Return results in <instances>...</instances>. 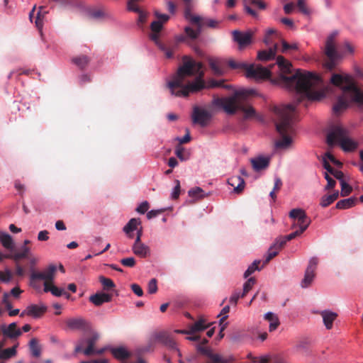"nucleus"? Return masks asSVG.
Returning <instances> with one entry per match:
<instances>
[{
	"instance_id": "nucleus-60",
	"label": "nucleus",
	"mask_w": 363,
	"mask_h": 363,
	"mask_svg": "<svg viewBox=\"0 0 363 363\" xmlns=\"http://www.w3.org/2000/svg\"><path fill=\"white\" fill-rule=\"evenodd\" d=\"M155 15L158 21H161L162 23L167 22L169 16L167 14H161L158 11H155Z\"/></svg>"
},
{
	"instance_id": "nucleus-1",
	"label": "nucleus",
	"mask_w": 363,
	"mask_h": 363,
	"mask_svg": "<svg viewBox=\"0 0 363 363\" xmlns=\"http://www.w3.org/2000/svg\"><path fill=\"white\" fill-rule=\"evenodd\" d=\"M277 65L279 74L271 81L273 84L295 90L299 95L296 104L305 98L310 101H318L323 97V93L317 91L323 83L319 76L301 69L294 72L292 65L281 55L277 57Z\"/></svg>"
},
{
	"instance_id": "nucleus-51",
	"label": "nucleus",
	"mask_w": 363,
	"mask_h": 363,
	"mask_svg": "<svg viewBox=\"0 0 363 363\" xmlns=\"http://www.w3.org/2000/svg\"><path fill=\"white\" fill-rule=\"evenodd\" d=\"M209 66L211 67V69L213 71V72L216 74H221V70L220 69V67L218 65V63L213 60H211L209 61Z\"/></svg>"
},
{
	"instance_id": "nucleus-5",
	"label": "nucleus",
	"mask_w": 363,
	"mask_h": 363,
	"mask_svg": "<svg viewBox=\"0 0 363 363\" xmlns=\"http://www.w3.org/2000/svg\"><path fill=\"white\" fill-rule=\"evenodd\" d=\"M295 108V105L287 104L281 108H275L274 109L279 118V121L276 123V128L281 136V138L275 143L277 148H287L292 143L291 135L294 132L293 116Z\"/></svg>"
},
{
	"instance_id": "nucleus-17",
	"label": "nucleus",
	"mask_w": 363,
	"mask_h": 363,
	"mask_svg": "<svg viewBox=\"0 0 363 363\" xmlns=\"http://www.w3.org/2000/svg\"><path fill=\"white\" fill-rule=\"evenodd\" d=\"M66 324L72 330L86 331L90 328L89 323L83 318H69L66 321Z\"/></svg>"
},
{
	"instance_id": "nucleus-57",
	"label": "nucleus",
	"mask_w": 363,
	"mask_h": 363,
	"mask_svg": "<svg viewBox=\"0 0 363 363\" xmlns=\"http://www.w3.org/2000/svg\"><path fill=\"white\" fill-rule=\"evenodd\" d=\"M5 258L13 259L16 262L24 258V255L18 252H15L13 254H8L5 255Z\"/></svg>"
},
{
	"instance_id": "nucleus-10",
	"label": "nucleus",
	"mask_w": 363,
	"mask_h": 363,
	"mask_svg": "<svg viewBox=\"0 0 363 363\" xmlns=\"http://www.w3.org/2000/svg\"><path fill=\"white\" fill-rule=\"evenodd\" d=\"M56 271V266L50 264L48 267L43 272H33L30 274V281L44 280V283H48L49 285L53 283Z\"/></svg>"
},
{
	"instance_id": "nucleus-23",
	"label": "nucleus",
	"mask_w": 363,
	"mask_h": 363,
	"mask_svg": "<svg viewBox=\"0 0 363 363\" xmlns=\"http://www.w3.org/2000/svg\"><path fill=\"white\" fill-rule=\"evenodd\" d=\"M99 338V335L96 333H94L91 337H88L86 340V343L87 344V347L86 349L83 350V353L86 356H90L91 354H94V345L97 340Z\"/></svg>"
},
{
	"instance_id": "nucleus-12",
	"label": "nucleus",
	"mask_w": 363,
	"mask_h": 363,
	"mask_svg": "<svg viewBox=\"0 0 363 363\" xmlns=\"http://www.w3.org/2000/svg\"><path fill=\"white\" fill-rule=\"evenodd\" d=\"M191 118L194 124H199L201 127H206L211 118V114L205 109L195 106L193 109Z\"/></svg>"
},
{
	"instance_id": "nucleus-28",
	"label": "nucleus",
	"mask_w": 363,
	"mask_h": 363,
	"mask_svg": "<svg viewBox=\"0 0 363 363\" xmlns=\"http://www.w3.org/2000/svg\"><path fill=\"white\" fill-rule=\"evenodd\" d=\"M141 221L139 218H131L128 223L124 226L123 231L130 238H133V231L138 230V226L140 225Z\"/></svg>"
},
{
	"instance_id": "nucleus-49",
	"label": "nucleus",
	"mask_w": 363,
	"mask_h": 363,
	"mask_svg": "<svg viewBox=\"0 0 363 363\" xmlns=\"http://www.w3.org/2000/svg\"><path fill=\"white\" fill-rule=\"evenodd\" d=\"M157 291V280L152 279L148 283V292L151 294H155Z\"/></svg>"
},
{
	"instance_id": "nucleus-47",
	"label": "nucleus",
	"mask_w": 363,
	"mask_h": 363,
	"mask_svg": "<svg viewBox=\"0 0 363 363\" xmlns=\"http://www.w3.org/2000/svg\"><path fill=\"white\" fill-rule=\"evenodd\" d=\"M150 39L155 42L160 49H163V43L160 40V33H153L150 35Z\"/></svg>"
},
{
	"instance_id": "nucleus-3",
	"label": "nucleus",
	"mask_w": 363,
	"mask_h": 363,
	"mask_svg": "<svg viewBox=\"0 0 363 363\" xmlns=\"http://www.w3.org/2000/svg\"><path fill=\"white\" fill-rule=\"evenodd\" d=\"M330 83L342 91V94L333 105L334 114H340L347 108L350 102H354L359 108H363V91L356 86L351 75L345 72H333Z\"/></svg>"
},
{
	"instance_id": "nucleus-25",
	"label": "nucleus",
	"mask_w": 363,
	"mask_h": 363,
	"mask_svg": "<svg viewBox=\"0 0 363 363\" xmlns=\"http://www.w3.org/2000/svg\"><path fill=\"white\" fill-rule=\"evenodd\" d=\"M110 351L112 355L118 360H124L130 357V353L123 346L112 347Z\"/></svg>"
},
{
	"instance_id": "nucleus-36",
	"label": "nucleus",
	"mask_w": 363,
	"mask_h": 363,
	"mask_svg": "<svg viewBox=\"0 0 363 363\" xmlns=\"http://www.w3.org/2000/svg\"><path fill=\"white\" fill-rule=\"evenodd\" d=\"M16 347L17 345H15L11 348L2 350L0 352V359H6L15 356L16 354Z\"/></svg>"
},
{
	"instance_id": "nucleus-26",
	"label": "nucleus",
	"mask_w": 363,
	"mask_h": 363,
	"mask_svg": "<svg viewBox=\"0 0 363 363\" xmlns=\"http://www.w3.org/2000/svg\"><path fill=\"white\" fill-rule=\"evenodd\" d=\"M320 315L323 318L325 328L328 330L331 329L333 328V322L337 316V313L330 311H323L320 313Z\"/></svg>"
},
{
	"instance_id": "nucleus-19",
	"label": "nucleus",
	"mask_w": 363,
	"mask_h": 363,
	"mask_svg": "<svg viewBox=\"0 0 363 363\" xmlns=\"http://www.w3.org/2000/svg\"><path fill=\"white\" fill-rule=\"evenodd\" d=\"M251 164L255 171L259 172L267 169L269 165V158L259 156L251 159Z\"/></svg>"
},
{
	"instance_id": "nucleus-9",
	"label": "nucleus",
	"mask_w": 363,
	"mask_h": 363,
	"mask_svg": "<svg viewBox=\"0 0 363 363\" xmlns=\"http://www.w3.org/2000/svg\"><path fill=\"white\" fill-rule=\"evenodd\" d=\"M289 217L294 220L292 228L298 227L299 230L304 232L311 223V219L308 218L304 210L301 208H294L289 212Z\"/></svg>"
},
{
	"instance_id": "nucleus-40",
	"label": "nucleus",
	"mask_w": 363,
	"mask_h": 363,
	"mask_svg": "<svg viewBox=\"0 0 363 363\" xmlns=\"http://www.w3.org/2000/svg\"><path fill=\"white\" fill-rule=\"evenodd\" d=\"M99 281L103 285L104 290H108L115 287V284L111 279L101 276L99 277Z\"/></svg>"
},
{
	"instance_id": "nucleus-44",
	"label": "nucleus",
	"mask_w": 363,
	"mask_h": 363,
	"mask_svg": "<svg viewBox=\"0 0 363 363\" xmlns=\"http://www.w3.org/2000/svg\"><path fill=\"white\" fill-rule=\"evenodd\" d=\"M163 28V23L161 21H154L150 25V29L153 33H160Z\"/></svg>"
},
{
	"instance_id": "nucleus-41",
	"label": "nucleus",
	"mask_w": 363,
	"mask_h": 363,
	"mask_svg": "<svg viewBox=\"0 0 363 363\" xmlns=\"http://www.w3.org/2000/svg\"><path fill=\"white\" fill-rule=\"evenodd\" d=\"M340 181L341 184V196H347L352 192V187L346 183L344 179H342Z\"/></svg>"
},
{
	"instance_id": "nucleus-18",
	"label": "nucleus",
	"mask_w": 363,
	"mask_h": 363,
	"mask_svg": "<svg viewBox=\"0 0 363 363\" xmlns=\"http://www.w3.org/2000/svg\"><path fill=\"white\" fill-rule=\"evenodd\" d=\"M1 330L4 337L10 339H16L22 335V331L18 328L16 323H10L8 326L2 325Z\"/></svg>"
},
{
	"instance_id": "nucleus-62",
	"label": "nucleus",
	"mask_w": 363,
	"mask_h": 363,
	"mask_svg": "<svg viewBox=\"0 0 363 363\" xmlns=\"http://www.w3.org/2000/svg\"><path fill=\"white\" fill-rule=\"evenodd\" d=\"M184 147H182L179 145L176 147L175 154L177 156V157H179L181 160H186V158L184 156Z\"/></svg>"
},
{
	"instance_id": "nucleus-13",
	"label": "nucleus",
	"mask_w": 363,
	"mask_h": 363,
	"mask_svg": "<svg viewBox=\"0 0 363 363\" xmlns=\"http://www.w3.org/2000/svg\"><path fill=\"white\" fill-rule=\"evenodd\" d=\"M254 33L251 30L242 32L235 30L232 32L233 39L238 44L240 49H243L252 43V38Z\"/></svg>"
},
{
	"instance_id": "nucleus-20",
	"label": "nucleus",
	"mask_w": 363,
	"mask_h": 363,
	"mask_svg": "<svg viewBox=\"0 0 363 363\" xmlns=\"http://www.w3.org/2000/svg\"><path fill=\"white\" fill-rule=\"evenodd\" d=\"M112 300V296L106 293H96L89 297V301L96 306L104 303H108Z\"/></svg>"
},
{
	"instance_id": "nucleus-29",
	"label": "nucleus",
	"mask_w": 363,
	"mask_h": 363,
	"mask_svg": "<svg viewBox=\"0 0 363 363\" xmlns=\"http://www.w3.org/2000/svg\"><path fill=\"white\" fill-rule=\"evenodd\" d=\"M0 241L2 245L10 251H13L15 248L13 240L11 236L6 233L0 232Z\"/></svg>"
},
{
	"instance_id": "nucleus-31",
	"label": "nucleus",
	"mask_w": 363,
	"mask_h": 363,
	"mask_svg": "<svg viewBox=\"0 0 363 363\" xmlns=\"http://www.w3.org/2000/svg\"><path fill=\"white\" fill-rule=\"evenodd\" d=\"M72 62L79 69H84L89 65L90 58L86 55H81L73 57Z\"/></svg>"
},
{
	"instance_id": "nucleus-53",
	"label": "nucleus",
	"mask_w": 363,
	"mask_h": 363,
	"mask_svg": "<svg viewBox=\"0 0 363 363\" xmlns=\"http://www.w3.org/2000/svg\"><path fill=\"white\" fill-rule=\"evenodd\" d=\"M333 203L332 198L329 195H325L321 198L320 200V206L323 208H325Z\"/></svg>"
},
{
	"instance_id": "nucleus-4",
	"label": "nucleus",
	"mask_w": 363,
	"mask_h": 363,
	"mask_svg": "<svg viewBox=\"0 0 363 363\" xmlns=\"http://www.w3.org/2000/svg\"><path fill=\"white\" fill-rule=\"evenodd\" d=\"M255 94L253 89H242L237 91L233 96L227 98H216L213 105L223 108L228 114L235 113L237 110L242 111L245 118H252L255 115V111L251 106H246L245 101L250 96Z\"/></svg>"
},
{
	"instance_id": "nucleus-24",
	"label": "nucleus",
	"mask_w": 363,
	"mask_h": 363,
	"mask_svg": "<svg viewBox=\"0 0 363 363\" xmlns=\"http://www.w3.org/2000/svg\"><path fill=\"white\" fill-rule=\"evenodd\" d=\"M228 184L234 187L236 194H240L245 186V180L240 176L232 177L228 181Z\"/></svg>"
},
{
	"instance_id": "nucleus-64",
	"label": "nucleus",
	"mask_w": 363,
	"mask_h": 363,
	"mask_svg": "<svg viewBox=\"0 0 363 363\" xmlns=\"http://www.w3.org/2000/svg\"><path fill=\"white\" fill-rule=\"evenodd\" d=\"M9 294L7 293H4L3 295L2 303L5 305V307L7 310H11L12 308V304L9 300Z\"/></svg>"
},
{
	"instance_id": "nucleus-38",
	"label": "nucleus",
	"mask_w": 363,
	"mask_h": 363,
	"mask_svg": "<svg viewBox=\"0 0 363 363\" xmlns=\"http://www.w3.org/2000/svg\"><path fill=\"white\" fill-rule=\"evenodd\" d=\"M261 263L260 260H255L247 269L244 273V277L247 278L251 275L256 270H260L262 267L259 268V265Z\"/></svg>"
},
{
	"instance_id": "nucleus-37",
	"label": "nucleus",
	"mask_w": 363,
	"mask_h": 363,
	"mask_svg": "<svg viewBox=\"0 0 363 363\" xmlns=\"http://www.w3.org/2000/svg\"><path fill=\"white\" fill-rule=\"evenodd\" d=\"M188 194L189 196L196 199H203L207 196V195L204 194L203 190L200 187L191 189Z\"/></svg>"
},
{
	"instance_id": "nucleus-46",
	"label": "nucleus",
	"mask_w": 363,
	"mask_h": 363,
	"mask_svg": "<svg viewBox=\"0 0 363 363\" xmlns=\"http://www.w3.org/2000/svg\"><path fill=\"white\" fill-rule=\"evenodd\" d=\"M229 311H230L229 306H225L221 310L220 314L218 315V316H222V318L220 319V321H219L220 325H221L224 323V321L227 319V318L228 317V313H229Z\"/></svg>"
},
{
	"instance_id": "nucleus-2",
	"label": "nucleus",
	"mask_w": 363,
	"mask_h": 363,
	"mask_svg": "<svg viewBox=\"0 0 363 363\" xmlns=\"http://www.w3.org/2000/svg\"><path fill=\"white\" fill-rule=\"evenodd\" d=\"M203 76V64L184 56L182 65L169 82L168 87L172 95L186 97L190 93L199 91L206 87Z\"/></svg>"
},
{
	"instance_id": "nucleus-6",
	"label": "nucleus",
	"mask_w": 363,
	"mask_h": 363,
	"mask_svg": "<svg viewBox=\"0 0 363 363\" xmlns=\"http://www.w3.org/2000/svg\"><path fill=\"white\" fill-rule=\"evenodd\" d=\"M339 143L345 152H352L357 148L358 144L348 136L347 130L340 125H334L327 135V143L333 146Z\"/></svg>"
},
{
	"instance_id": "nucleus-15",
	"label": "nucleus",
	"mask_w": 363,
	"mask_h": 363,
	"mask_svg": "<svg viewBox=\"0 0 363 363\" xmlns=\"http://www.w3.org/2000/svg\"><path fill=\"white\" fill-rule=\"evenodd\" d=\"M196 350L199 353L207 357L211 360V362L207 363H229L227 359L223 358L219 354L213 353L210 347L203 344L197 345Z\"/></svg>"
},
{
	"instance_id": "nucleus-55",
	"label": "nucleus",
	"mask_w": 363,
	"mask_h": 363,
	"mask_svg": "<svg viewBox=\"0 0 363 363\" xmlns=\"http://www.w3.org/2000/svg\"><path fill=\"white\" fill-rule=\"evenodd\" d=\"M149 209V203L147 201L142 202L136 208L137 212L144 214Z\"/></svg>"
},
{
	"instance_id": "nucleus-14",
	"label": "nucleus",
	"mask_w": 363,
	"mask_h": 363,
	"mask_svg": "<svg viewBox=\"0 0 363 363\" xmlns=\"http://www.w3.org/2000/svg\"><path fill=\"white\" fill-rule=\"evenodd\" d=\"M318 259L316 257H312L308 263V265L305 272L304 278L301 281V286L303 288L308 287L313 282L315 274V272L317 268Z\"/></svg>"
},
{
	"instance_id": "nucleus-52",
	"label": "nucleus",
	"mask_w": 363,
	"mask_h": 363,
	"mask_svg": "<svg viewBox=\"0 0 363 363\" xmlns=\"http://www.w3.org/2000/svg\"><path fill=\"white\" fill-rule=\"evenodd\" d=\"M11 279V273L9 269L4 272H0V280L4 282H9Z\"/></svg>"
},
{
	"instance_id": "nucleus-48",
	"label": "nucleus",
	"mask_w": 363,
	"mask_h": 363,
	"mask_svg": "<svg viewBox=\"0 0 363 363\" xmlns=\"http://www.w3.org/2000/svg\"><path fill=\"white\" fill-rule=\"evenodd\" d=\"M121 263L128 267H133L135 265V259L134 257H126L121 260Z\"/></svg>"
},
{
	"instance_id": "nucleus-30",
	"label": "nucleus",
	"mask_w": 363,
	"mask_h": 363,
	"mask_svg": "<svg viewBox=\"0 0 363 363\" xmlns=\"http://www.w3.org/2000/svg\"><path fill=\"white\" fill-rule=\"evenodd\" d=\"M323 167L326 169L325 172L332 174L337 179L342 180L344 178L343 172L334 169L325 159L323 160Z\"/></svg>"
},
{
	"instance_id": "nucleus-61",
	"label": "nucleus",
	"mask_w": 363,
	"mask_h": 363,
	"mask_svg": "<svg viewBox=\"0 0 363 363\" xmlns=\"http://www.w3.org/2000/svg\"><path fill=\"white\" fill-rule=\"evenodd\" d=\"M49 232L46 230H41L38 233V240L39 241H46L49 239Z\"/></svg>"
},
{
	"instance_id": "nucleus-43",
	"label": "nucleus",
	"mask_w": 363,
	"mask_h": 363,
	"mask_svg": "<svg viewBox=\"0 0 363 363\" xmlns=\"http://www.w3.org/2000/svg\"><path fill=\"white\" fill-rule=\"evenodd\" d=\"M218 23H219V22L214 19H211V18L202 19L201 18V27L203 26H206L209 28H215L218 27Z\"/></svg>"
},
{
	"instance_id": "nucleus-22",
	"label": "nucleus",
	"mask_w": 363,
	"mask_h": 363,
	"mask_svg": "<svg viewBox=\"0 0 363 363\" xmlns=\"http://www.w3.org/2000/svg\"><path fill=\"white\" fill-rule=\"evenodd\" d=\"M211 325L212 323H207V320L204 317L201 316L197 321L191 325L190 332L193 334L197 332L203 331L208 328Z\"/></svg>"
},
{
	"instance_id": "nucleus-7",
	"label": "nucleus",
	"mask_w": 363,
	"mask_h": 363,
	"mask_svg": "<svg viewBox=\"0 0 363 363\" xmlns=\"http://www.w3.org/2000/svg\"><path fill=\"white\" fill-rule=\"evenodd\" d=\"M232 69H240L246 71V76L248 78H252L256 80L266 79L271 77V68L274 64L271 65L269 67H264L262 65H247L244 62H237L230 60L228 62Z\"/></svg>"
},
{
	"instance_id": "nucleus-34",
	"label": "nucleus",
	"mask_w": 363,
	"mask_h": 363,
	"mask_svg": "<svg viewBox=\"0 0 363 363\" xmlns=\"http://www.w3.org/2000/svg\"><path fill=\"white\" fill-rule=\"evenodd\" d=\"M29 347L31 354L35 357H40L41 354V347L38 343V340L36 338H32L29 342Z\"/></svg>"
},
{
	"instance_id": "nucleus-39",
	"label": "nucleus",
	"mask_w": 363,
	"mask_h": 363,
	"mask_svg": "<svg viewBox=\"0 0 363 363\" xmlns=\"http://www.w3.org/2000/svg\"><path fill=\"white\" fill-rule=\"evenodd\" d=\"M255 283L256 280L254 277H250L245 281L243 286V291L241 293L242 298L246 296V294L252 289Z\"/></svg>"
},
{
	"instance_id": "nucleus-32",
	"label": "nucleus",
	"mask_w": 363,
	"mask_h": 363,
	"mask_svg": "<svg viewBox=\"0 0 363 363\" xmlns=\"http://www.w3.org/2000/svg\"><path fill=\"white\" fill-rule=\"evenodd\" d=\"M133 252L140 257H146L150 254V248L145 244L133 245Z\"/></svg>"
},
{
	"instance_id": "nucleus-33",
	"label": "nucleus",
	"mask_w": 363,
	"mask_h": 363,
	"mask_svg": "<svg viewBox=\"0 0 363 363\" xmlns=\"http://www.w3.org/2000/svg\"><path fill=\"white\" fill-rule=\"evenodd\" d=\"M357 199L350 197L348 199H342L336 203V208L337 209H347L354 206L356 204Z\"/></svg>"
},
{
	"instance_id": "nucleus-50",
	"label": "nucleus",
	"mask_w": 363,
	"mask_h": 363,
	"mask_svg": "<svg viewBox=\"0 0 363 363\" xmlns=\"http://www.w3.org/2000/svg\"><path fill=\"white\" fill-rule=\"evenodd\" d=\"M175 186L173 189V191L172 193V198L173 199H178L179 196V194H180V189H181V186H180V182L179 180H175Z\"/></svg>"
},
{
	"instance_id": "nucleus-59",
	"label": "nucleus",
	"mask_w": 363,
	"mask_h": 363,
	"mask_svg": "<svg viewBox=\"0 0 363 363\" xmlns=\"http://www.w3.org/2000/svg\"><path fill=\"white\" fill-rule=\"evenodd\" d=\"M130 288L133 293L138 296H142L143 295V289L138 284H131Z\"/></svg>"
},
{
	"instance_id": "nucleus-35",
	"label": "nucleus",
	"mask_w": 363,
	"mask_h": 363,
	"mask_svg": "<svg viewBox=\"0 0 363 363\" xmlns=\"http://www.w3.org/2000/svg\"><path fill=\"white\" fill-rule=\"evenodd\" d=\"M43 290L45 292H51V294L53 296H55L57 297L61 296L64 293V290L62 289H60V288L55 286V285H53V283L50 284L49 285L48 283H44V289Z\"/></svg>"
},
{
	"instance_id": "nucleus-27",
	"label": "nucleus",
	"mask_w": 363,
	"mask_h": 363,
	"mask_svg": "<svg viewBox=\"0 0 363 363\" xmlns=\"http://www.w3.org/2000/svg\"><path fill=\"white\" fill-rule=\"evenodd\" d=\"M47 311V307L44 305L31 304L28 306L29 316L35 318H40Z\"/></svg>"
},
{
	"instance_id": "nucleus-54",
	"label": "nucleus",
	"mask_w": 363,
	"mask_h": 363,
	"mask_svg": "<svg viewBox=\"0 0 363 363\" xmlns=\"http://www.w3.org/2000/svg\"><path fill=\"white\" fill-rule=\"evenodd\" d=\"M297 50L298 45L296 43L289 44L287 42L283 40L282 41V52H286L288 50Z\"/></svg>"
},
{
	"instance_id": "nucleus-45",
	"label": "nucleus",
	"mask_w": 363,
	"mask_h": 363,
	"mask_svg": "<svg viewBox=\"0 0 363 363\" xmlns=\"http://www.w3.org/2000/svg\"><path fill=\"white\" fill-rule=\"evenodd\" d=\"M297 7L302 13L309 14L310 11L306 6V0H297Z\"/></svg>"
},
{
	"instance_id": "nucleus-8",
	"label": "nucleus",
	"mask_w": 363,
	"mask_h": 363,
	"mask_svg": "<svg viewBox=\"0 0 363 363\" xmlns=\"http://www.w3.org/2000/svg\"><path fill=\"white\" fill-rule=\"evenodd\" d=\"M337 33H333L327 38L325 43V53L328 57V61L325 63V67L329 69H333L336 65L337 61L341 57L340 54L337 52L335 48V38Z\"/></svg>"
},
{
	"instance_id": "nucleus-21",
	"label": "nucleus",
	"mask_w": 363,
	"mask_h": 363,
	"mask_svg": "<svg viewBox=\"0 0 363 363\" xmlns=\"http://www.w3.org/2000/svg\"><path fill=\"white\" fill-rule=\"evenodd\" d=\"M278 45L275 44L272 48L269 50H260L257 53V60L260 61H268L274 59L277 52Z\"/></svg>"
},
{
	"instance_id": "nucleus-63",
	"label": "nucleus",
	"mask_w": 363,
	"mask_h": 363,
	"mask_svg": "<svg viewBox=\"0 0 363 363\" xmlns=\"http://www.w3.org/2000/svg\"><path fill=\"white\" fill-rule=\"evenodd\" d=\"M163 49H160L165 54L167 58H172L174 55V48H170L167 47L164 44H163Z\"/></svg>"
},
{
	"instance_id": "nucleus-56",
	"label": "nucleus",
	"mask_w": 363,
	"mask_h": 363,
	"mask_svg": "<svg viewBox=\"0 0 363 363\" xmlns=\"http://www.w3.org/2000/svg\"><path fill=\"white\" fill-rule=\"evenodd\" d=\"M244 9L247 13L252 17L257 18L258 16L257 13L248 5L247 0L244 1Z\"/></svg>"
},
{
	"instance_id": "nucleus-16",
	"label": "nucleus",
	"mask_w": 363,
	"mask_h": 363,
	"mask_svg": "<svg viewBox=\"0 0 363 363\" xmlns=\"http://www.w3.org/2000/svg\"><path fill=\"white\" fill-rule=\"evenodd\" d=\"M155 339L164 345L172 350H176L179 352L177 347L175 341L170 337V335L164 331L157 333L155 334Z\"/></svg>"
},
{
	"instance_id": "nucleus-42",
	"label": "nucleus",
	"mask_w": 363,
	"mask_h": 363,
	"mask_svg": "<svg viewBox=\"0 0 363 363\" xmlns=\"http://www.w3.org/2000/svg\"><path fill=\"white\" fill-rule=\"evenodd\" d=\"M324 177L327 180V185L325 186V190L328 191L333 189L336 184V182L333 179L328 172L324 173Z\"/></svg>"
},
{
	"instance_id": "nucleus-11",
	"label": "nucleus",
	"mask_w": 363,
	"mask_h": 363,
	"mask_svg": "<svg viewBox=\"0 0 363 363\" xmlns=\"http://www.w3.org/2000/svg\"><path fill=\"white\" fill-rule=\"evenodd\" d=\"M185 18L197 26L196 30H194L190 27L185 28L186 34L191 39H196L201 32V18L199 16H194L191 14L189 6H186L185 9Z\"/></svg>"
},
{
	"instance_id": "nucleus-58",
	"label": "nucleus",
	"mask_w": 363,
	"mask_h": 363,
	"mask_svg": "<svg viewBox=\"0 0 363 363\" xmlns=\"http://www.w3.org/2000/svg\"><path fill=\"white\" fill-rule=\"evenodd\" d=\"M288 242L285 236H280L277 238L274 244H277V247L281 250Z\"/></svg>"
}]
</instances>
